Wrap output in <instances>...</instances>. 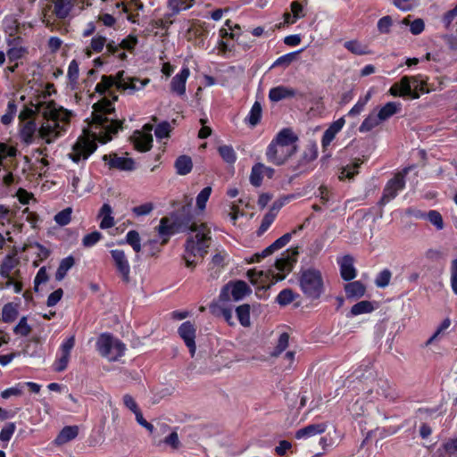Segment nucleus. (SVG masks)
Masks as SVG:
<instances>
[{
  "label": "nucleus",
  "instance_id": "f257e3e1",
  "mask_svg": "<svg viewBox=\"0 0 457 457\" xmlns=\"http://www.w3.org/2000/svg\"><path fill=\"white\" fill-rule=\"evenodd\" d=\"M35 112L44 118L38 129V137L46 144H52L63 136L74 115L71 111L58 105L52 100L40 101L35 105V109L26 107L20 112L21 122L30 120Z\"/></svg>",
  "mask_w": 457,
  "mask_h": 457
},
{
  "label": "nucleus",
  "instance_id": "f03ea898",
  "mask_svg": "<svg viewBox=\"0 0 457 457\" xmlns=\"http://www.w3.org/2000/svg\"><path fill=\"white\" fill-rule=\"evenodd\" d=\"M93 123L91 129L98 140L105 144L112 140V135L121 128V122L112 117V103L104 98L94 104Z\"/></svg>",
  "mask_w": 457,
  "mask_h": 457
},
{
  "label": "nucleus",
  "instance_id": "7ed1b4c3",
  "mask_svg": "<svg viewBox=\"0 0 457 457\" xmlns=\"http://www.w3.org/2000/svg\"><path fill=\"white\" fill-rule=\"evenodd\" d=\"M188 231L195 233L190 236L185 244L183 260L187 268L193 269L196 264V259L204 257L210 246V229L205 224L192 223L188 226Z\"/></svg>",
  "mask_w": 457,
  "mask_h": 457
},
{
  "label": "nucleus",
  "instance_id": "20e7f679",
  "mask_svg": "<svg viewBox=\"0 0 457 457\" xmlns=\"http://www.w3.org/2000/svg\"><path fill=\"white\" fill-rule=\"evenodd\" d=\"M149 83V79L140 80L137 78L125 76L124 71H119L116 77L104 75L101 81L96 86V91L100 95L111 94V89L116 87L118 89L128 91L133 94L136 91L143 89Z\"/></svg>",
  "mask_w": 457,
  "mask_h": 457
},
{
  "label": "nucleus",
  "instance_id": "39448f33",
  "mask_svg": "<svg viewBox=\"0 0 457 457\" xmlns=\"http://www.w3.org/2000/svg\"><path fill=\"white\" fill-rule=\"evenodd\" d=\"M428 78L423 75L403 76L401 79L393 84L388 92L392 96L405 97L411 99L420 98V95L428 94L429 90L426 87Z\"/></svg>",
  "mask_w": 457,
  "mask_h": 457
},
{
  "label": "nucleus",
  "instance_id": "423d86ee",
  "mask_svg": "<svg viewBox=\"0 0 457 457\" xmlns=\"http://www.w3.org/2000/svg\"><path fill=\"white\" fill-rule=\"evenodd\" d=\"M298 284L305 298L314 301L325 292L324 278L320 270L308 268L299 272Z\"/></svg>",
  "mask_w": 457,
  "mask_h": 457
},
{
  "label": "nucleus",
  "instance_id": "0eeeda50",
  "mask_svg": "<svg viewBox=\"0 0 457 457\" xmlns=\"http://www.w3.org/2000/svg\"><path fill=\"white\" fill-rule=\"evenodd\" d=\"M96 349L103 357L115 361L124 355L126 345L112 335L104 333L96 341Z\"/></svg>",
  "mask_w": 457,
  "mask_h": 457
},
{
  "label": "nucleus",
  "instance_id": "6e6552de",
  "mask_svg": "<svg viewBox=\"0 0 457 457\" xmlns=\"http://www.w3.org/2000/svg\"><path fill=\"white\" fill-rule=\"evenodd\" d=\"M250 293L251 288L248 285L245 281L237 280L226 285L222 288L219 301L221 304H225V303L230 300L237 302L244 299Z\"/></svg>",
  "mask_w": 457,
  "mask_h": 457
},
{
  "label": "nucleus",
  "instance_id": "1a4fd4ad",
  "mask_svg": "<svg viewBox=\"0 0 457 457\" xmlns=\"http://www.w3.org/2000/svg\"><path fill=\"white\" fill-rule=\"evenodd\" d=\"M96 149V145L88 136L79 137L73 145L69 157L76 163L86 161Z\"/></svg>",
  "mask_w": 457,
  "mask_h": 457
},
{
  "label": "nucleus",
  "instance_id": "9d476101",
  "mask_svg": "<svg viewBox=\"0 0 457 457\" xmlns=\"http://www.w3.org/2000/svg\"><path fill=\"white\" fill-rule=\"evenodd\" d=\"M247 277L252 284L261 288L270 287L276 282L285 278V275H279L273 270H259L256 269L249 270Z\"/></svg>",
  "mask_w": 457,
  "mask_h": 457
},
{
  "label": "nucleus",
  "instance_id": "9b49d317",
  "mask_svg": "<svg viewBox=\"0 0 457 457\" xmlns=\"http://www.w3.org/2000/svg\"><path fill=\"white\" fill-rule=\"evenodd\" d=\"M410 170L411 167L404 168L402 172L395 174V177L386 183L383 191V195L379 201L380 204H386L397 195L399 191L404 188V177Z\"/></svg>",
  "mask_w": 457,
  "mask_h": 457
},
{
  "label": "nucleus",
  "instance_id": "f8f14e48",
  "mask_svg": "<svg viewBox=\"0 0 457 457\" xmlns=\"http://www.w3.org/2000/svg\"><path fill=\"white\" fill-rule=\"evenodd\" d=\"M153 126L150 124H145L143 126L141 130H136L132 137L131 140L134 144L135 148L140 152H147L152 148L153 144V135H152Z\"/></svg>",
  "mask_w": 457,
  "mask_h": 457
},
{
  "label": "nucleus",
  "instance_id": "ddd939ff",
  "mask_svg": "<svg viewBox=\"0 0 457 457\" xmlns=\"http://www.w3.org/2000/svg\"><path fill=\"white\" fill-rule=\"evenodd\" d=\"M117 273L125 283L130 281V265L125 252L120 249L110 251Z\"/></svg>",
  "mask_w": 457,
  "mask_h": 457
},
{
  "label": "nucleus",
  "instance_id": "4468645a",
  "mask_svg": "<svg viewBox=\"0 0 457 457\" xmlns=\"http://www.w3.org/2000/svg\"><path fill=\"white\" fill-rule=\"evenodd\" d=\"M295 148H287L283 145L270 143L268 146L266 156L269 162L276 164H283L294 153Z\"/></svg>",
  "mask_w": 457,
  "mask_h": 457
},
{
  "label": "nucleus",
  "instance_id": "2eb2a0df",
  "mask_svg": "<svg viewBox=\"0 0 457 457\" xmlns=\"http://www.w3.org/2000/svg\"><path fill=\"white\" fill-rule=\"evenodd\" d=\"M178 333L179 337L183 339L186 345L189 349L190 354L193 357L195 353V328L190 321L183 322L179 329Z\"/></svg>",
  "mask_w": 457,
  "mask_h": 457
},
{
  "label": "nucleus",
  "instance_id": "dca6fc26",
  "mask_svg": "<svg viewBox=\"0 0 457 457\" xmlns=\"http://www.w3.org/2000/svg\"><path fill=\"white\" fill-rule=\"evenodd\" d=\"M190 76V70L187 66H183L179 73H177L170 81V91L179 96L186 95V84Z\"/></svg>",
  "mask_w": 457,
  "mask_h": 457
},
{
  "label": "nucleus",
  "instance_id": "f3484780",
  "mask_svg": "<svg viewBox=\"0 0 457 457\" xmlns=\"http://www.w3.org/2000/svg\"><path fill=\"white\" fill-rule=\"evenodd\" d=\"M345 124V120L341 117L333 121L329 127L325 130L321 138V146L325 152L330 145L336 136L342 130Z\"/></svg>",
  "mask_w": 457,
  "mask_h": 457
},
{
  "label": "nucleus",
  "instance_id": "a211bd4d",
  "mask_svg": "<svg viewBox=\"0 0 457 457\" xmlns=\"http://www.w3.org/2000/svg\"><path fill=\"white\" fill-rule=\"evenodd\" d=\"M104 160L107 162L111 168H116L120 170H133L135 169V162L129 157L112 154L104 155Z\"/></svg>",
  "mask_w": 457,
  "mask_h": 457
},
{
  "label": "nucleus",
  "instance_id": "6ab92c4d",
  "mask_svg": "<svg viewBox=\"0 0 457 457\" xmlns=\"http://www.w3.org/2000/svg\"><path fill=\"white\" fill-rule=\"evenodd\" d=\"M340 268V274L344 280L350 281L353 279L356 275V269L354 267V260L351 255H345L337 261Z\"/></svg>",
  "mask_w": 457,
  "mask_h": 457
},
{
  "label": "nucleus",
  "instance_id": "aec40b11",
  "mask_svg": "<svg viewBox=\"0 0 457 457\" xmlns=\"http://www.w3.org/2000/svg\"><path fill=\"white\" fill-rule=\"evenodd\" d=\"M37 123L34 120H28L21 123L19 135L21 142L29 145L33 143L36 133H38Z\"/></svg>",
  "mask_w": 457,
  "mask_h": 457
},
{
  "label": "nucleus",
  "instance_id": "412c9836",
  "mask_svg": "<svg viewBox=\"0 0 457 457\" xmlns=\"http://www.w3.org/2000/svg\"><path fill=\"white\" fill-rule=\"evenodd\" d=\"M328 426L326 423H314L310 424L295 432L296 439H307L312 436L321 435L327 429Z\"/></svg>",
  "mask_w": 457,
  "mask_h": 457
},
{
  "label": "nucleus",
  "instance_id": "4be33fe9",
  "mask_svg": "<svg viewBox=\"0 0 457 457\" xmlns=\"http://www.w3.org/2000/svg\"><path fill=\"white\" fill-rule=\"evenodd\" d=\"M295 96L296 91L294 88L286 86H278L270 88L269 91V99L271 102H279Z\"/></svg>",
  "mask_w": 457,
  "mask_h": 457
},
{
  "label": "nucleus",
  "instance_id": "5701e85b",
  "mask_svg": "<svg viewBox=\"0 0 457 457\" xmlns=\"http://www.w3.org/2000/svg\"><path fill=\"white\" fill-rule=\"evenodd\" d=\"M402 110V104L399 102H388L378 111H376L382 122L389 120L395 114L399 113Z\"/></svg>",
  "mask_w": 457,
  "mask_h": 457
},
{
  "label": "nucleus",
  "instance_id": "b1692460",
  "mask_svg": "<svg viewBox=\"0 0 457 457\" xmlns=\"http://www.w3.org/2000/svg\"><path fill=\"white\" fill-rule=\"evenodd\" d=\"M98 217L101 218L99 227L102 229L111 228L114 226V218L112 216V209L110 204H104L100 209Z\"/></svg>",
  "mask_w": 457,
  "mask_h": 457
},
{
  "label": "nucleus",
  "instance_id": "393cba45",
  "mask_svg": "<svg viewBox=\"0 0 457 457\" xmlns=\"http://www.w3.org/2000/svg\"><path fill=\"white\" fill-rule=\"evenodd\" d=\"M291 12H286L284 14V21L287 24H294L299 19L303 18L305 16V12L303 11V5L297 2L294 1L291 3Z\"/></svg>",
  "mask_w": 457,
  "mask_h": 457
},
{
  "label": "nucleus",
  "instance_id": "a878e982",
  "mask_svg": "<svg viewBox=\"0 0 457 457\" xmlns=\"http://www.w3.org/2000/svg\"><path fill=\"white\" fill-rule=\"evenodd\" d=\"M345 291L348 299L361 298L365 295L366 287L361 281L349 282L345 286Z\"/></svg>",
  "mask_w": 457,
  "mask_h": 457
},
{
  "label": "nucleus",
  "instance_id": "bb28decb",
  "mask_svg": "<svg viewBox=\"0 0 457 457\" xmlns=\"http://www.w3.org/2000/svg\"><path fill=\"white\" fill-rule=\"evenodd\" d=\"M195 0H168L167 7L170 15H178L183 11H187L194 6Z\"/></svg>",
  "mask_w": 457,
  "mask_h": 457
},
{
  "label": "nucleus",
  "instance_id": "cd10ccee",
  "mask_svg": "<svg viewBox=\"0 0 457 457\" xmlns=\"http://www.w3.org/2000/svg\"><path fill=\"white\" fill-rule=\"evenodd\" d=\"M75 0H55L54 12L58 19H65L69 16Z\"/></svg>",
  "mask_w": 457,
  "mask_h": 457
},
{
  "label": "nucleus",
  "instance_id": "c85d7f7f",
  "mask_svg": "<svg viewBox=\"0 0 457 457\" xmlns=\"http://www.w3.org/2000/svg\"><path fill=\"white\" fill-rule=\"evenodd\" d=\"M295 140L296 137L294 135V133L289 129H284L277 135L276 138L273 139L271 142L278 145H283L287 148L289 147L295 149Z\"/></svg>",
  "mask_w": 457,
  "mask_h": 457
},
{
  "label": "nucleus",
  "instance_id": "c756f323",
  "mask_svg": "<svg viewBox=\"0 0 457 457\" xmlns=\"http://www.w3.org/2000/svg\"><path fill=\"white\" fill-rule=\"evenodd\" d=\"M79 433V428L77 426H66L64 427L59 435L54 439V443L57 445H61L66 444L72 439H74Z\"/></svg>",
  "mask_w": 457,
  "mask_h": 457
},
{
  "label": "nucleus",
  "instance_id": "7c9ffc66",
  "mask_svg": "<svg viewBox=\"0 0 457 457\" xmlns=\"http://www.w3.org/2000/svg\"><path fill=\"white\" fill-rule=\"evenodd\" d=\"M374 310L375 307L370 301H361L353 305L350 312L346 315V317L352 318L361 314L370 313Z\"/></svg>",
  "mask_w": 457,
  "mask_h": 457
},
{
  "label": "nucleus",
  "instance_id": "2f4dec72",
  "mask_svg": "<svg viewBox=\"0 0 457 457\" xmlns=\"http://www.w3.org/2000/svg\"><path fill=\"white\" fill-rule=\"evenodd\" d=\"M106 41V37L104 36L96 35L93 37L90 40L89 46L86 48L87 55L89 57L93 53H101L108 44Z\"/></svg>",
  "mask_w": 457,
  "mask_h": 457
},
{
  "label": "nucleus",
  "instance_id": "473e14b6",
  "mask_svg": "<svg viewBox=\"0 0 457 457\" xmlns=\"http://www.w3.org/2000/svg\"><path fill=\"white\" fill-rule=\"evenodd\" d=\"M292 260L289 256V253H287L286 254H282V256L275 262V272L278 273L279 275H285L288 274L292 270Z\"/></svg>",
  "mask_w": 457,
  "mask_h": 457
},
{
  "label": "nucleus",
  "instance_id": "72a5a7b5",
  "mask_svg": "<svg viewBox=\"0 0 457 457\" xmlns=\"http://www.w3.org/2000/svg\"><path fill=\"white\" fill-rule=\"evenodd\" d=\"M382 123L381 119L376 111L371 112L361 122L359 130L360 132H369L374 128Z\"/></svg>",
  "mask_w": 457,
  "mask_h": 457
},
{
  "label": "nucleus",
  "instance_id": "f704fd0d",
  "mask_svg": "<svg viewBox=\"0 0 457 457\" xmlns=\"http://www.w3.org/2000/svg\"><path fill=\"white\" fill-rule=\"evenodd\" d=\"M265 172V165L258 162L252 167L249 180L253 187H260Z\"/></svg>",
  "mask_w": 457,
  "mask_h": 457
},
{
  "label": "nucleus",
  "instance_id": "c9c22d12",
  "mask_svg": "<svg viewBox=\"0 0 457 457\" xmlns=\"http://www.w3.org/2000/svg\"><path fill=\"white\" fill-rule=\"evenodd\" d=\"M19 315L18 304L8 303L2 309V320L5 323L13 322Z\"/></svg>",
  "mask_w": 457,
  "mask_h": 457
},
{
  "label": "nucleus",
  "instance_id": "e433bc0d",
  "mask_svg": "<svg viewBox=\"0 0 457 457\" xmlns=\"http://www.w3.org/2000/svg\"><path fill=\"white\" fill-rule=\"evenodd\" d=\"M192 167V160L187 155L179 156L175 162V168L177 170V173L179 175L188 174L191 171Z\"/></svg>",
  "mask_w": 457,
  "mask_h": 457
},
{
  "label": "nucleus",
  "instance_id": "4c0bfd02",
  "mask_svg": "<svg viewBox=\"0 0 457 457\" xmlns=\"http://www.w3.org/2000/svg\"><path fill=\"white\" fill-rule=\"evenodd\" d=\"M73 265L74 258L72 256H68L62 259L55 273L56 280H62L65 278L67 272L73 267Z\"/></svg>",
  "mask_w": 457,
  "mask_h": 457
},
{
  "label": "nucleus",
  "instance_id": "58836bf2",
  "mask_svg": "<svg viewBox=\"0 0 457 457\" xmlns=\"http://www.w3.org/2000/svg\"><path fill=\"white\" fill-rule=\"evenodd\" d=\"M372 94L373 89L370 88L364 96H361L358 99L357 103L348 112V115L352 117L359 115L363 111L368 102L370 100Z\"/></svg>",
  "mask_w": 457,
  "mask_h": 457
},
{
  "label": "nucleus",
  "instance_id": "ea45409f",
  "mask_svg": "<svg viewBox=\"0 0 457 457\" xmlns=\"http://www.w3.org/2000/svg\"><path fill=\"white\" fill-rule=\"evenodd\" d=\"M361 162L360 159L355 160L353 163L348 164L341 169L338 175L339 179H352L355 174L358 173V169Z\"/></svg>",
  "mask_w": 457,
  "mask_h": 457
},
{
  "label": "nucleus",
  "instance_id": "a19ab883",
  "mask_svg": "<svg viewBox=\"0 0 457 457\" xmlns=\"http://www.w3.org/2000/svg\"><path fill=\"white\" fill-rule=\"evenodd\" d=\"M218 152L224 162L233 164L237 161V154L231 145H223L218 147Z\"/></svg>",
  "mask_w": 457,
  "mask_h": 457
},
{
  "label": "nucleus",
  "instance_id": "79ce46f5",
  "mask_svg": "<svg viewBox=\"0 0 457 457\" xmlns=\"http://www.w3.org/2000/svg\"><path fill=\"white\" fill-rule=\"evenodd\" d=\"M261 117H262V105L260 103L255 102L253 104V106L249 112V114L245 118V121L252 127H254L255 125H257L259 123Z\"/></svg>",
  "mask_w": 457,
  "mask_h": 457
},
{
  "label": "nucleus",
  "instance_id": "37998d69",
  "mask_svg": "<svg viewBox=\"0 0 457 457\" xmlns=\"http://www.w3.org/2000/svg\"><path fill=\"white\" fill-rule=\"evenodd\" d=\"M344 46L352 54L363 55L369 53L368 47L358 40H349L345 42Z\"/></svg>",
  "mask_w": 457,
  "mask_h": 457
},
{
  "label": "nucleus",
  "instance_id": "c03bdc74",
  "mask_svg": "<svg viewBox=\"0 0 457 457\" xmlns=\"http://www.w3.org/2000/svg\"><path fill=\"white\" fill-rule=\"evenodd\" d=\"M297 296L298 295L294 293L292 289L286 288L278 293L276 301L279 305L285 306L291 303Z\"/></svg>",
  "mask_w": 457,
  "mask_h": 457
},
{
  "label": "nucleus",
  "instance_id": "a18cd8bd",
  "mask_svg": "<svg viewBox=\"0 0 457 457\" xmlns=\"http://www.w3.org/2000/svg\"><path fill=\"white\" fill-rule=\"evenodd\" d=\"M158 233L162 237H164L163 242L174 233L173 224L170 223L168 218H162L158 226Z\"/></svg>",
  "mask_w": 457,
  "mask_h": 457
},
{
  "label": "nucleus",
  "instance_id": "49530a36",
  "mask_svg": "<svg viewBox=\"0 0 457 457\" xmlns=\"http://www.w3.org/2000/svg\"><path fill=\"white\" fill-rule=\"evenodd\" d=\"M17 113V105L13 100L8 102L5 113L1 117L4 125H10Z\"/></svg>",
  "mask_w": 457,
  "mask_h": 457
},
{
  "label": "nucleus",
  "instance_id": "de8ad7c7",
  "mask_svg": "<svg viewBox=\"0 0 457 457\" xmlns=\"http://www.w3.org/2000/svg\"><path fill=\"white\" fill-rule=\"evenodd\" d=\"M237 319L240 324L244 327L250 325V306L248 304H243L236 309Z\"/></svg>",
  "mask_w": 457,
  "mask_h": 457
},
{
  "label": "nucleus",
  "instance_id": "09e8293b",
  "mask_svg": "<svg viewBox=\"0 0 457 457\" xmlns=\"http://www.w3.org/2000/svg\"><path fill=\"white\" fill-rule=\"evenodd\" d=\"M125 241L127 244L131 245L136 253H139L141 251V239L137 231L129 230L126 235Z\"/></svg>",
  "mask_w": 457,
  "mask_h": 457
},
{
  "label": "nucleus",
  "instance_id": "8fccbe9b",
  "mask_svg": "<svg viewBox=\"0 0 457 457\" xmlns=\"http://www.w3.org/2000/svg\"><path fill=\"white\" fill-rule=\"evenodd\" d=\"M71 213H72V209L71 207H67V208L63 209L62 211L57 212L54 215V220L59 226H62V227L66 226L71 220Z\"/></svg>",
  "mask_w": 457,
  "mask_h": 457
},
{
  "label": "nucleus",
  "instance_id": "3c124183",
  "mask_svg": "<svg viewBox=\"0 0 457 457\" xmlns=\"http://www.w3.org/2000/svg\"><path fill=\"white\" fill-rule=\"evenodd\" d=\"M31 331V327L28 323L27 317L20 319L18 324L13 328V333L21 337H27Z\"/></svg>",
  "mask_w": 457,
  "mask_h": 457
},
{
  "label": "nucleus",
  "instance_id": "603ef678",
  "mask_svg": "<svg viewBox=\"0 0 457 457\" xmlns=\"http://www.w3.org/2000/svg\"><path fill=\"white\" fill-rule=\"evenodd\" d=\"M212 187H205L204 189L200 191V193L196 196V206L200 211H204L206 207V203L210 198L212 194Z\"/></svg>",
  "mask_w": 457,
  "mask_h": 457
},
{
  "label": "nucleus",
  "instance_id": "864d4df0",
  "mask_svg": "<svg viewBox=\"0 0 457 457\" xmlns=\"http://www.w3.org/2000/svg\"><path fill=\"white\" fill-rule=\"evenodd\" d=\"M13 217L14 214L9 207L0 204V228L10 225Z\"/></svg>",
  "mask_w": 457,
  "mask_h": 457
},
{
  "label": "nucleus",
  "instance_id": "5fc2aeb1",
  "mask_svg": "<svg viewBox=\"0 0 457 457\" xmlns=\"http://www.w3.org/2000/svg\"><path fill=\"white\" fill-rule=\"evenodd\" d=\"M79 74V63L76 60H72L70 62L69 67H68L67 77L70 80V83L73 87L78 82Z\"/></svg>",
  "mask_w": 457,
  "mask_h": 457
},
{
  "label": "nucleus",
  "instance_id": "6e6d98bb",
  "mask_svg": "<svg viewBox=\"0 0 457 457\" xmlns=\"http://www.w3.org/2000/svg\"><path fill=\"white\" fill-rule=\"evenodd\" d=\"M392 273L388 269L380 271L375 279V284L378 287L384 288L390 283Z\"/></svg>",
  "mask_w": 457,
  "mask_h": 457
},
{
  "label": "nucleus",
  "instance_id": "4d7b16f0",
  "mask_svg": "<svg viewBox=\"0 0 457 457\" xmlns=\"http://www.w3.org/2000/svg\"><path fill=\"white\" fill-rule=\"evenodd\" d=\"M71 353L65 352H59L58 356L54 361V370L63 371L69 363Z\"/></svg>",
  "mask_w": 457,
  "mask_h": 457
},
{
  "label": "nucleus",
  "instance_id": "13d9d810",
  "mask_svg": "<svg viewBox=\"0 0 457 457\" xmlns=\"http://www.w3.org/2000/svg\"><path fill=\"white\" fill-rule=\"evenodd\" d=\"M121 46L116 44L114 41H111L106 46V54L117 55L119 60H125L127 58V54L125 52L121 51Z\"/></svg>",
  "mask_w": 457,
  "mask_h": 457
},
{
  "label": "nucleus",
  "instance_id": "bf43d9fd",
  "mask_svg": "<svg viewBox=\"0 0 457 457\" xmlns=\"http://www.w3.org/2000/svg\"><path fill=\"white\" fill-rule=\"evenodd\" d=\"M170 133V124L163 121L158 124L154 129V135L158 140L168 138Z\"/></svg>",
  "mask_w": 457,
  "mask_h": 457
},
{
  "label": "nucleus",
  "instance_id": "052dcab7",
  "mask_svg": "<svg viewBox=\"0 0 457 457\" xmlns=\"http://www.w3.org/2000/svg\"><path fill=\"white\" fill-rule=\"evenodd\" d=\"M103 237V235L98 231H94L89 234H87L82 238V245L85 247H92L96 244H97Z\"/></svg>",
  "mask_w": 457,
  "mask_h": 457
},
{
  "label": "nucleus",
  "instance_id": "680f3d73",
  "mask_svg": "<svg viewBox=\"0 0 457 457\" xmlns=\"http://www.w3.org/2000/svg\"><path fill=\"white\" fill-rule=\"evenodd\" d=\"M437 452L440 454H445L448 456L457 455V438L446 442L443 448H439Z\"/></svg>",
  "mask_w": 457,
  "mask_h": 457
},
{
  "label": "nucleus",
  "instance_id": "e2e57ef3",
  "mask_svg": "<svg viewBox=\"0 0 457 457\" xmlns=\"http://www.w3.org/2000/svg\"><path fill=\"white\" fill-rule=\"evenodd\" d=\"M105 3V9L112 11L113 9H121V12L128 13L129 8L125 5L124 0H101Z\"/></svg>",
  "mask_w": 457,
  "mask_h": 457
},
{
  "label": "nucleus",
  "instance_id": "0e129e2a",
  "mask_svg": "<svg viewBox=\"0 0 457 457\" xmlns=\"http://www.w3.org/2000/svg\"><path fill=\"white\" fill-rule=\"evenodd\" d=\"M15 429L16 426L13 422L7 423L0 431V440L3 442L10 441Z\"/></svg>",
  "mask_w": 457,
  "mask_h": 457
},
{
  "label": "nucleus",
  "instance_id": "69168bd1",
  "mask_svg": "<svg viewBox=\"0 0 457 457\" xmlns=\"http://www.w3.org/2000/svg\"><path fill=\"white\" fill-rule=\"evenodd\" d=\"M427 218L437 229L440 230L444 228L443 218L437 211H429L427 214Z\"/></svg>",
  "mask_w": 457,
  "mask_h": 457
},
{
  "label": "nucleus",
  "instance_id": "338daca9",
  "mask_svg": "<svg viewBox=\"0 0 457 457\" xmlns=\"http://www.w3.org/2000/svg\"><path fill=\"white\" fill-rule=\"evenodd\" d=\"M393 25L392 18L388 15L380 18L378 21L377 27L380 33H389L390 29Z\"/></svg>",
  "mask_w": 457,
  "mask_h": 457
},
{
  "label": "nucleus",
  "instance_id": "774afa93",
  "mask_svg": "<svg viewBox=\"0 0 457 457\" xmlns=\"http://www.w3.org/2000/svg\"><path fill=\"white\" fill-rule=\"evenodd\" d=\"M451 287L455 295H457V258L453 259L450 266Z\"/></svg>",
  "mask_w": 457,
  "mask_h": 457
}]
</instances>
